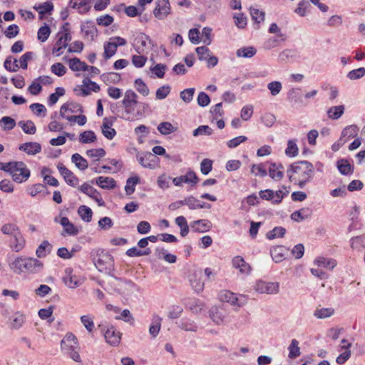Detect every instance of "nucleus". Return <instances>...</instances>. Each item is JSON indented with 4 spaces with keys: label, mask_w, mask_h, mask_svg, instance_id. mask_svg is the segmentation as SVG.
I'll return each instance as SVG.
<instances>
[{
    "label": "nucleus",
    "mask_w": 365,
    "mask_h": 365,
    "mask_svg": "<svg viewBox=\"0 0 365 365\" xmlns=\"http://www.w3.org/2000/svg\"><path fill=\"white\" fill-rule=\"evenodd\" d=\"M287 174L289 180L300 188H304L314 177V168L309 161L300 160L289 165Z\"/></svg>",
    "instance_id": "nucleus-1"
},
{
    "label": "nucleus",
    "mask_w": 365,
    "mask_h": 365,
    "mask_svg": "<svg viewBox=\"0 0 365 365\" xmlns=\"http://www.w3.org/2000/svg\"><path fill=\"white\" fill-rule=\"evenodd\" d=\"M0 170L9 173L17 183L25 182L30 177V170L22 161L0 162Z\"/></svg>",
    "instance_id": "nucleus-2"
},
{
    "label": "nucleus",
    "mask_w": 365,
    "mask_h": 365,
    "mask_svg": "<svg viewBox=\"0 0 365 365\" xmlns=\"http://www.w3.org/2000/svg\"><path fill=\"white\" fill-rule=\"evenodd\" d=\"M43 263L36 258L17 257L10 264V268L16 274H34L39 272L43 268Z\"/></svg>",
    "instance_id": "nucleus-3"
},
{
    "label": "nucleus",
    "mask_w": 365,
    "mask_h": 365,
    "mask_svg": "<svg viewBox=\"0 0 365 365\" xmlns=\"http://www.w3.org/2000/svg\"><path fill=\"white\" fill-rule=\"evenodd\" d=\"M91 257L98 271L111 275L114 270V260L110 254L101 250H96L91 252Z\"/></svg>",
    "instance_id": "nucleus-4"
},
{
    "label": "nucleus",
    "mask_w": 365,
    "mask_h": 365,
    "mask_svg": "<svg viewBox=\"0 0 365 365\" xmlns=\"http://www.w3.org/2000/svg\"><path fill=\"white\" fill-rule=\"evenodd\" d=\"M101 331L104 334V337L108 344L113 346L119 344L122 334L115 329L111 324L100 325Z\"/></svg>",
    "instance_id": "nucleus-5"
},
{
    "label": "nucleus",
    "mask_w": 365,
    "mask_h": 365,
    "mask_svg": "<svg viewBox=\"0 0 365 365\" xmlns=\"http://www.w3.org/2000/svg\"><path fill=\"white\" fill-rule=\"evenodd\" d=\"M136 158L142 167L149 169H155L160 162L158 157L150 152H138Z\"/></svg>",
    "instance_id": "nucleus-6"
},
{
    "label": "nucleus",
    "mask_w": 365,
    "mask_h": 365,
    "mask_svg": "<svg viewBox=\"0 0 365 365\" xmlns=\"http://www.w3.org/2000/svg\"><path fill=\"white\" fill-rule=\"evenodd\" d=\"M202 277L203 273L200 268L194 269L189 274L190 284L197 293L201 292L204 289L205 282L202 279Z\"/></svg>",
    "instance_id": "nucleus-7"
},
{
    "label": "nucleus",
    "mask_w": 365,
    "mask_h": 365,
    "mask_svg": "<svg viewBox=\"0 0 365 365\" xmlns=\"http://www.w3.org/2000/svg\"><path fill=\"white\" fill-rule=\"evenodd\" d=\"M137 98L138 96L133 91L127 90L125 91L122 103L127 113L130 114L134 110V106L138 103Z\"/></svg>",
    "instance_id": "nucleus-8"
},
{
    "label": "nucleus",
    "mask_w": 365,
    "mask_h": 365,
    "mask_svg": "<svg viewBox=\"0 0 365 365\" xmlns=\"http://www.w3.org/2000/svg\"><path fill=\"white\" fill-rule=\"evenodd\" d=\"M57 168L61 173V175L63 177V179L66 182L68 185L71 187H76L78 184L79 180L78 178L68 170L65 165L62 163H58L57 165Z\"/></svg>",
    "instance_id": "nucleus-9"
},
{
    "label": "nucleus",
    "mask_w": 365,
    "mask_h": 365,
    "mask_svg": "<svg viewBox=\"0 0 365 365\" xmlns=\"http://www.w3.org/2000/svg\"><path fill=\"white\" fill-rule=\"evenodd\" d=\"M71 40V33L63 34L58 36L54 46L52 48V53L56 56H60L62 53V49L68 46V42Z\"/></svg>",
    "instance_id": "nucleus-10"
},
{
    "label": "nucleus",
    "mask_w": 365,
    "mask_h": 365,
    "mask_svg": "<svg viewBox=\"0 0 365 365\" xmlns=\"http://www.w3.org/2000/svg\"><path fill=\"white\" fill-rule=\"evenodd\" d=\"M170 11L169 0H158L153 10V14L157 19H163L170 14Z\"/></svg>",
    "instance_id": "nucleus-11"
},
{
    "label": "nucleus",
    "mask_w": 365,
    "mask_h": 365,
    "mask_svg": "<svg viewBox=\"0 0 365 365\" xmlns=\"http://www.w3.org/2000/svg\"><path fill=\"white\" fill-rule=\"evenodd\" d=\"M255 289L259 293L277 294L279 292V284L259 281L257 283Z\"/></svg>",
    "instance_id": "nucleus-12"
},
{
    "label": "nucleus",
    "mask_w": 365,
    "mask_h": 365,
    "mask_svg": "<svg viewBox=\"0 0 365 365\" xmlns=\"http://www.w3.org/2000/svg\"><path fill=\"white\" fill-rule=\"evenodd\" d=\"M81 31L84 34V38H90L91 41H93L98 34V29L93 21L91 20L86 21L81 25Z\"/></svg>",
    "instance_id": "nucleus-13"
},
{
    "label": "nucleus",
    "mask_w": 365,
    "mask_h": 365,
    "mask_svg": "<svg viewBox=\"0 0 365 365\" xmlns=\"http://www.w3.org/2000/svg\"><path fill=\"white\" fill-rule=\"evenodd\" d=\"M135 41L136 42V45L134 46V48L138 54L144 53V48L147 46L148 41V43H152V40L150 37L143 33L138 34L135 38Z\"/></svg>",
    "instance_id": "nucleus-14"
},
{
    "label": "nucleus",
    "mask_w": 365,
    "mask_h": 365,
    "mask_svg": "<svg viewBox=\"0 0 365 365\" xmlns=\"http://www.w3.org/2000/svg\"><path fill=\"white\" fill-rule=\"evenodd\" d=\"M312 215V210L310 207H306L292 213L290 218L294 222H299L309 218Z\"/></svg>",
    "instance_id": "nucleus-15"
},
{
    "label": "nucleus",
    "mask_w": 365,
    "mask_h": 365,
    "mask_svg": "<svg viewBox=\"0 0 365 365\" xmlns=\"http://www.w3.org/2000/svg\"><path fill=\"white\" fill-rule=\"evenodd\" d=\"M66 275L63 277V283L69 288L74 289L81 285V282L76 275H72V269L67 268L65 269Z\"/></svg>",
    "instance_id": "nucleus-16"
},
{
    "label": "nucleus",
    "mask_w": 365,
    "mask_h": 365,
    "mask_svg": "<svg viewBox=\"0 0 365 365\" xmlns=\"http://www.w3.org/2000/svg\"><path fill=\"white\" fill-rule=\"evenodd\" d=\"M19 149L28 155H36L41 151V145L36 142H27L19 145Z\"/></svg>",
    "instance_id": "nucleus-17"
},
{
    "label": "nucleus",
    "mask_w": 365,
    "mask_h": 365,
    "mask_svg": "<svg viewBox=\"0 0 365 365\" xmlns=\"http://www.w3.org/2000/svg\"><path fill=\"white\" fill-rule=\"evenodd\" d=\"M25 245V240L19 231L16 232V234L12 236L11 240V247L15 252L21 251Z\"/></svg>",
    "instance_id": "nucleus-18"
},
{
    "label": "nucleus",
    "mask_w": 365,
    "mask_h": 365,
    "mask_svg": "<svg viewBox=\"0 0 365 365\" xmlns=\"http://www.w3.org/2000/svg\"><path fill=\"white\" fill-rule=\"evenodd\" d=\"M288 100L293 104L303 105L302 92L299 88H294L287 93Z\"/></svg>",
    "instance_id": "nucleus-19"
},
{
    "label": "nucleus",
    "mask_w": 365,
    "mask_h": 365,
    "mask_svg": "<svg viewBox=\"0 0 365 365\" xmlns=\"http://www.w3.org/2000/svg\"><path fill=\"white\" fill-rule=\"evenodd\" d=\"M83 87L81 89L82 96H86L90 94L91 91L97 93L100 91V86L94 81L85 78L83 81Z\"/></svg>",
    "instance_id": "nucleus-20"
},
{
    "label": "nucleus",
    "mask_w": 365,
    "mask_h": 365,
    "mask_svg": "<svg viewBox=\"0 0 365 365\" xmlns=\"http://www.w3.org/2000/svg\"><path fill=\"white\" fill-rule=\"evenodd\" d=\"M190 227L195 232H205L210 230L211 223L207 220H198L192 222Z\"/></svg>",
    "instance_id": "nucleus-21"
},
{
    "label": "nucleus",
    "mask_w": 365,
    "mask_h": 365,
    "mask_svg": "<svg viewBox=\"0 0 365 365\" xmlns=\"http://www.w3.org/2000/svg\"><path fill=\"white\" fill-rule=\"evenodd\" d=\"M96 183L103 189L111 190L116 187L115 180L110 177L100 176L96 179Z\"/></svg>",
    "instance_id": "nucleus-22"
},
{
    "label": "nucleus",
    "mask_w": 365,
    "mask_h": 365,
    "mask_svg": "<svg viewBox=\"0 0 365 365\" xmlns=\"http://www.w3.org/2000/svg\"><path fill=\"white\" fill-rule=\"evenodd\" d=\"M162 318L158 315H153L151 324L149 327V333L152 338H155L160 330Z\"/></svg>",
    "instance_id": "nucleus-23"
},
{
    "label": "nucleus",
    "mask_w": 365,
    "mask_h": 365,
    "mask_svg": "<svg viewBox=\"0 0 365 365\" xmlns=\"http://www.w3.org/2000/svg\"><path fill=\"white\" fill-rule=\"evenodd\" d=\"M69 68L73 71H86L88 70L89 66L78 58L74 57L69 61Z\"/></svg>",
    "instance_id": "nucleus-24"
},
{
    "label": "nucleus",
    "mask_w": 365,
    "mask_h": 365,
    "mask_svg": "<svg viewBox=\"0 0 365 365\" xmlns=\"http://www.w3.org/2000/svg\"><path fill=\"white\" fill-rule=\"evenodd\" d=\"M52 245L47 240H43L37 247L36 255L38 258H43L51 252Z\"/></svg>",
    "instance_id": "nucleus-25"
},
{
    "label": "nucleus",
    "mask_w": 365,
    "mask_h": 365,
    "mask_svg": "<svg viewBox=\"0 0 365 365\" xmlns=\"http://www.w3.org/2000/svg\"><path fill=\"white\" fill-rule=\"evenodd\" d=\"M220 299L221 301L229 302L232 305L241 306V304L238 302L239 299L236 294L230 291H222L220 294Z\"/></svg>",
    "instance_id": "nucleus-26"
},
{
    "label": "nucleus",
    "mask_w": 365,
    "mask_h": 365,
    "mask_svg": "<svg viewBox=\"0 0 365 365\" xmlns=\"http://www.w3.org/2000/svg\"><path fill=\"white\" fill-rule=\"evenodd\" d=\"M27 191L32 197L41 193H43L44 195H48L50 193L49 191H48L46 186L41 183L34 184L32 186L29 187Z\"/></svg>",
    "instance_id": "nucleus-27"
},
{
    "label": "nucleus",
    "mask_w": 365,
    "mask_h": 365,
    "mask_svg": "<svg viewBox=\"0 0 365 365\" xmlns=\"http://www.w3.org/2000/svg\"><path fill=\"white\" fill-rule=\"evenodd\" d=\"M178 327L187 331H197V326L191 319L183 318L179 322L177 323Z\"/></svg>",
    "instance_id": "nucleus-28"
},
{
    "label": "nucleus",
    "mask_w": 365,
    "mask_h": 365,
    "mask_svg": "<svg viewBox=\"0 0 365 365\" xmlns=\"http://www.w3.org/2000/svg\"><path fill=\"white\" fill-rule=\"evenodd\" d=\"M336 164L339 171L343 175H347L353 172V168L347 160L340 159Z\"/></svg>",
    "instance_id": "nucleus-29"
},
{
    "label": "nucleus",
    "mask_w": 365,
    "mask_h": 365,
    "mask_svg": "<svg viewBox=\"0 0 365 365\" xmlns=\"http://www.w3.org/2000/svg\"><path fill=\"white\" fill-rule=\"evenodd\" d=\"M77 344V339L76 336L72 333L66 334L65 337L61 341V346L62 349H63L65 346H67L68 348H75Z\"/></svg>",
    "instance_id": "nucleus-30"
},
{
    "label": "nucleus",
    "mask_w": 365,
    "mask_h": 365,
    "mask_svg": "<svg viewBox=\"0 0 365 365\" xmlns=\"http://www.w3.org/2000/svg\"><path fill=\"white\" fill-rule=\"evenodd\" d=\"M140 182V178L138 176L130 177L126 180V185L125 186V191L127 195L133 194L135 190V186Z\"/></svg>",
    "instance_id": "nucleus-31"
},
{
    "label": "nucleus",
    "mask_w": 365,
    "mask_h": 365,
    "mask_svg": "<svg viewBox=\"0 0 365 365\" xmlns=\"http://www.w3.org/2000/svg\"><path fill=\"white\" fill-rule=\"evenodd\" d=\"M71 160L81 170H84L88 167V161L78 153H74L71 157Z\"/></svg>",
    "instance_id": "nucleus-32"
},
{
    "label": "nucleus",
    "mask_w": 365,
    "mask_h": 365,
    "mask_svg": "<svg viewBox=\"0 0 365 365\" xmlns=\"http://www.w3.org/2000/svg\"><path fill=\"white\" fill-rule=\"evenodd\" d=\"M78 213L84 222H89L91 221L93 212L90 207L81 205L78 209Z\"/></svg>",
    "instance_id": "nucleus-33"
},
{
    "label": "nucleus",
    "mask_w": 365,
    "mask_h": 365,
    "mask_svg": "<svg viewBox=\"0 0 365 365\" xmlns=\"http://www.w3.org/2000/svg\"><path fill=\"white\" fill-rule=\"evenodd\" d=\"M19 125L23 131L26 134H34L36 131V128L34 123L31 120H21L19 122Z\"/></svg>",
    "instance_id": "nucleus-34"
},
{
    "label": "nucleus",
    "mask_w": 365,
    "mask_h": 365,
    "mask_svg": "<svg viewBox=\"0 0 365 365\" xmlns=\"http://www.w3.org/2000/svg\"><path fill=\"white\" fill-rule=\"evenodd\" d=\"M257 53V50L253 46L242 47L237 49L236 54L238 57L252 58Z\"/></svg>",
    "instance_id": "nucleus-35"
},
{
    "label": "nucleus",
    "mask_w": 365,
    "mask_h": 365,
    "mask_svg": "<svg viewBox=\"0 0 365 365\" xmlns=\"http://www.w3.org/2000/svg\"><path fill=\"white\" fill-rule=\"evenodd\" d=\"M344 112V106L341 105L338 106H332L331 107L328 111L327 114L329 118L333 120L339 119Z\"/></svg>",
    "instance_id": "nucleus-36"
},
{
    "label": "nucleus",
    "mask_w": 365,
    "mask_h": 365,
    "mask_svg": "<svg viewBox=\"0 0 365 365\" xmlns=\"http://www.w3.org/2000/svg\"><path fill=\"white\" fill-rule=\"evenodd\" d=\"M182 178V183H187L191 187L195 186L199 181V178L192 170H189L185 175H180Z\"/></svg>",
    "instance_id": "nucleus-37"
},
{
    "label": "nucleus",
    "mask_w": 365,
    "mask_h": 365,
    "mask_svg": "<svg viewBox=\"0 0 365 365\" xmlns=\"http://www.w3.org/2000/svg\"><path fill=\"white\" fill-rule=\"evenodd\" d=\"M314 262L319 266L329 269H333L336 265V262L333 259H327L324 257H319L315 259Z\"/></svg>",
    "instance_id": "nucleus-38"
},
{
    "label": "nucleus",
    "mask_w": 365,
    "mask_h": 365,
    "mask_svg": "<svg viewBox=\"0 0 365 365\" xmlns=\"http://www.w3.org/2000/svg\"><path fill=\"white\" fill-rule=\"evenodd\" d=\"M289 357L290 359H296L301 354L300 348L299 347V341L294 339L292 340L289 347Z\"/></svg>",
    "instance_id": "nucleus-39"
},
{
    "label": "nucleus",
    "mask_w": 365,
    "mask_h": 365,
    "mask_svg": "<svg viewBox=\"0 0 365 365\" xmlns=\"http://www.w3.org/2000/svg\"><path fill=\"white\" fill-rule=\"evenodd\" d=\"M36 9L38 11L39 19H42L44 14H50L51 13V11L53 10V4L50 1H46L39 4V6L36 8Z\"/></svg>",
    "instance_id": "nucleus-40"
},
{
    "label": "nucleus",
    "mask_w": 365,
    "mask_h": 365,
    "mask_svg": "<svg viewBox=\"0 0 365 365\" xmlns=\"http://www.w3.org/2000/svg\"><path fill=\"white\" fill-rule=\"evenodd\" d=\"M101 79L107 83H118L121 80V77L118 73L110 72L102 74Z\"/></svg>",
    "instance_id": "nucleus-41"
},
{
    "label": "nucleus",
    "mask_w": 365,
    "mask_h": 365,
    "mask_svg": "<svg viewBox=\"0 0 365 365\" xmlns=\"http://www.w3.org/2000/svg\"><path fill=\"white\" fill-rule=\"evenodd\" d=\"M96 135L92 130H87L81 133L79 136V140L82 143H91L96 140Z\"/></svg>",
    "instance_id": "nucleus-42"
},
{
    "label": "nucleus",
    "mask_w": 365,
    "mask_h": 365,
    "mask_svg": "<svg viewBox=\"0 0 365 365\" xmlns=\"http://www.w3.org/2000/svg\"><path fill=\"white\" fill-rule=\"evenodd\" d=\"M103 47V56L106 60H108V58H111L113 55H115L118 48L116 46L114 45V43L110 41L105 43Z\"/></svg>",
    "instance_id": "nucleus-43"
},
{
    "label": "nucleus",
    "mask_w": 365,
    "mask_h": 365,
    "mask_svg": "<svg viewBox=\"0 0 365 365\" xmlns=\"http://www.w3.org/2000/svg\"><path fill=\"white\" fill-rule=\"evenodd\" d=\"M286 233V229L283 227H275L268 232L266 237L269 240H273L277 237H283Z\"/></svg>",
    "instance_id": "nucleus-44"
},
{
    "label": "nucleus",
    "mask_w": 365,
    "mask_h": 365,
    "mask_svg": "<svg viewBox=\"0 0 365 365\" xmlns=\"http://www.w3.org/2000/svg\"><path fill=\"white\" fill-rule=\"evenodd\" d=\"M334 313L333 308L317 309L314 312V316L318 319H324L332 316Z\"/></svg>",
    "instance_id": "nucleus-45"
},
{
    "label": "nucleus",
    "mask_w": 365,
    "mask_h": 365,
    "mask_svg": "<svg viewBox=\"0 0 365 365\" xmlns=\"http://www.w3.org/2000/svg\"><path fill=\"white\" fill-rule=\"evenodd\" d=\"M158 131L163 135H168L176 130L175 128L170 122L160 123L158 126Z\"/></svg>",
    "instance_id": "nucleus-46"
},
{
    "label": "nucleus",
    "mask_w": 365,
    "mask_h": 365,
    "mask_svg": "<svg viewBox=\"0 0 365 365\" xmlns=\"http://www.w3.org/2000/svg\"><path fill=\"white\" fill-rule=\"evenodd\" d=\"M78 189L81 192L87 195L91 198L94 197V196L96 195L98 196L99 193V192L96 189L93 188L86 182L81 185Z\"/></svg>",
    "instance_id": "nucleus-47"
},
{
    "label": "nucleus",
    "mask_w": 365,
    "mask_h": 365,
    "mask_svg": "<svg viewBox=\"0 0 365 365\" xmlns=\"http://www.w3.org/2000/svg\"><path fill=\"white\" fill-rule=\"evenodd\" d=\"M283 246H277L271 249L270 253L272 259L276 262H279L283 260L284 259V254L282 253L283 251Z\"/></svg>",
    "instance_id": "nucleus-48"
},
{
    "label": "nucleus",
    "mask_w": 365,
    "mask_h": 365,
    "mask_svg": "<svg viewBox=\"0 0 365 365\" xmlns=\"http://www.w3.org/2000/svg\"><path fill=\"white\" fill-rule=\"evenodd\" d=\"M25 322V317L19 312H16L11 321V327L15 329H19L22 327Z\"/></svg>",
    "instance_id": "nucleus-49"
},
{
    "label": "nucleus",
    "mask_w": 365,
    "mask_h": 365,
    "mask_svg": "<svg viewBox=\"0 0 365 365\" xmlns=\"http://www.w3.org/2000/svg\"><path fill=\"white\" fill-rule=\"evenodd\" d=\"M359 131V128L356 125H351L346 126L341 132V138L348 136V138L356 137Z\"/></svg>",
    "instance_id": "nucleus-50"
},
{
    "label": "nucleus",
    "mask_w": 365,
    "mask_h": 365,
    "mask_svg": "<svg viewBox=\"0 0 365 365\" xmlns=\"http://www.w3.org/2000/svg\"><path fill=\"white\" fill-rule=\"evenodd\" d=\"M250 15L254 22L259 24L264 21L265 14L262 11H259L257 9H250Z\"/></svg>",
    "instance_id": "nucleus-51"
},
{
    "label": "nucleus",
    "mask_w": 365,
    "mask_h": 365,
    "mask_svg": "<svg viewBox=\"0 0 365 365\" xmlns=\"http://www.w3.org/2000/svg\"><path fill=\"white\" fill-rule=\"evenodd\" d=\"M298 152L299 149L296 143L292 140H289L285 150L286 155L289 157H295L298 155Z\"/></svg>",
    "instance_id": "nucleus-52"
},
{
    "label": "nucleus",
    "mask_w": 365,
    "mask_h": 365,
    "mask_svg": "<svg viewBox=\"0 0 365 365\" xmlns=\"http://www.w3.org/2000/svg\"><path fill=\"white\" fill-rule=\"evenodd\" d=\"M209 312L210 317L215 323L220 324L223 321L222 312L217 307H212Z\"/></svg>",
    "instance_id": "nucleus-53"
},
{
    "label": "nucleus",
    "mask_w": 365,
    "mask_h": 365,
    "mask_svg": "<svg viewBox=\"0 0 365 365\" xmlns=\"http://www.w3.org/2000/svg\"><path fill=\"white\" fill-rule=\"evenodd\" d=\"M50 34H51L50 27L47 25L43 26L41 28H39V29L38 31V33H37L38 39L41 42H44L48 39Z\"/></svg>",
    "instance_id": "nucleus-54"
},
{
    "label": "nucleus",
    "mask_w": 365,
    "mask_h": 365,
    "mask_svg": "<svg viewBox=\"0 0 365 365\" xmlns=\"http://www.w3.org/2000/svg\"><path fill=\"white\" fill-rule=\"evenodd\" d=\"M135 85L137 91L144 96H147L149 94V89L147 85L141 78H137L135 81Z\"/></svg>",
    "instance_id": "nucleus-55"
},
{
    "label": "nucleus",
    "mask_w": 365,
    "mask_h": 365,
    "mask_svg": "<svg viewBox=\"0 0 365 365\" xmlns=\"http://www.w3.org/2000/svg\"><path fill=\"white\" fill-rule=\"evenodd\" d=\"M251 173L255 174V175L265 177L267 174V170L265 169V164H253L251 168Z\"/></svg>",
    "instance_id": "nucleus-56"
},
{
    "label": "nucleus",
    "mask_w": 365,
    "mask_h": 365,
    "mask_svg": "<svg viewBox=\"0 0 365 365\" xmlns=\"http://www.w3.org/2000/svg\"><path fill=\"white\" fill-rule=\"evenodd\" d=\"M195 51L200 61L207 60L208 56L212 54L210 50L205 46L196 48Z\"/></svg>",
    "instance_id": "nucleus-57"
},
{
    "label": "nucleus",
    "mask_w": 365,
    "mask_h": 365,
    "mask_svg": "<svg viewBox=\"0 0 365 365\" xmlns=\"http://www.w3.org/2000/svg\"><path fill=\"white\" fill-rule=\"evenodd\" d=\"M310 6V4L307 0H302L298 3L297 7L295 9L294 12L300 16H306V9Z\"/></svg>",
    "instance_id": "nucleus-58"
},
{
    "label": "nucleus",
    "mask_w": 365,
    "mask_h": 365,
    "mask_svg": "<svg viewBox=\"0 0 365 365\" xmlns=\"http://www.w3.org/2000/svg\"><path fill=\"white\" fill-rule=\"evenodd\" d=\"M19 228L14 224H5L1 227V232L4 235H11V237L16 234V232L19 231Z\"/></svg>",
    "instance_id": "nucleus-59"
},
{
    "label": "nucleus",
    "mask_w": 365,
    "mask_h": 365,
    "mask_svg": "<svg viewBox=\"0 0 365 365\" xmlns=\"http://www.w3.org/2000/svg\"><path fill=\"white\" fill-rule=\"evenodd\" d=\"M195 91L194 88L183 90L180 93V98L187 103H190L193 98Z\"/></svg>",
    "instance_id": "nucleus-60"
},
{
    "label": "nucleus",
    "mask_w": 365,
    "mask_h": 365,
    "mask_svg": "<svg viewBox=\"0 0 365 365\" xmlns=\"http://www.w3.org/2000/svg\"><path fill=\"white\" fill-rule=\"evenodd\" d=\"M147 57L139 54V55H133L132 56V63L136 68H142L145 66L147 61Z\"/></svg>",
    "instance_id": "nucleus-61"
},
{
    "label": "nucleus",
    "mask_w": 365,
    "mask_h": 365,
    "mask_svg": "<svg viewBox=\"0 0 365 365\" xmlns=\"http://www.w3.org/2000/svg\"><path fill=\"white\" fill-rule=\"evenodd\" d=\"M170 92V86L168 85H164L156 91L155 97L158 100H163L165 98Z\"/></svg>",
    "instance_id": "nucleus-62"
},
{
    "label": "nucleus",
    "mask_w": 365,
    "mask_h": 365,
    "mask_svg": "<svg viewBox=\"0 0 365 365\" xmlns=\"http://www.w3.org/2000/svg\"><path fill=\"white\" fill-rule=\"evenodd\" d=\"M365 76V68L361 67L357 69L349 71L347 74V77L351 80H356L362 78Z\"/></svg>",
    "instance_id": "nucleus-63"
},
{
    "label": "nucleus",
    "mask_w": 365,
    "mask_h": 365,
    "mask_svg": "<svg viewBox=\"0 0 365 365\" xmlns=\"http://www.w3.org/2000/svg\"><path fill=\"white\" fill-rule=\"evenodd\" d=\"M29 108L36 115H41L43 116L46 115V108L43 104H41L38 103H32L29 106Z\"/></svg>",
    "instance_id": "nucleus-64"
}]
</instances>
